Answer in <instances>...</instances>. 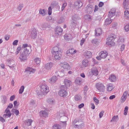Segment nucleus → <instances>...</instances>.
Returning a JSON list of instances; mask_svg holds the SVG:
<instances>
[{"label": "nucleus", "mask_w": 129, "mask_h": 129, "mask_svg": "<svg viewBox=\"0 0 129 129\" xmlns=\"http://www.w3.org/2000/svg\"><path fill=\"white\" fill-rule=\"evenodd\" d=\"M40 91L37 90L36 92L38 95H45L49 91V89L47 85L45 84L42 85L40 88Z\"/></svg>", "instance_id": "1"}, {"label": "nucleus", "mask_w": 129, "mask_h": 129, "mask_svg": "<svg viewBox=\"0 0 129 129\" xmlns=\"http://www.w3.org/2000/svg\"><path fill=\"white\" fill-rule=\"evenodd\" d=\"M116 38V36L115 34H110L107 39V41L106 42V44L109 45L114 46L115 43L114 42V41Z\"/></svg>", "instance_id": "2"}, {"label": "nucleus", "mask_w": 129, "mask_h": 129, "mask_svg": "<svg viewBox=\"0 0 129 129\" xmlns=\"http://www.w3.org/2000/svg\"><path fill=\"white\" fill-rule=\"evenodd\" d=\"M53 65V63L52 62L48 63L45 64L44 65V68L43 69L42 72L43 73H45L48 72L50 70Z\"/></svg>", "instance_id": "3"}, {"label": "nucleus", "mask_w": 129, "mask_h": 129, "mask_svg": "<svg viewBox=\"0 0 129 129\" xmlns=\"http://www.w3.org/2000/svg\"><path fill=\"white\" fill-rule=\"evenodd\" d=\"M95 86L97 89L100 92H103L104 91L105 88L103 84L99 82L96 83Z\"/></svg>", "instance_id": "4"}, {"label": "nucleus", "mask_w": 129, "mask_h": 129, "mask_svg": "<svg viewBox=\"0 0 129 129\" xmlns=\"http://www.w3.org/2000/svg\"><path fill=\"white\" fill-rule=\"evenodd\" d=\"M30 33V36L32 39H34L36 38L37 36V32L35 29H32Z\"/></svg>", "instance_id": "5"}, {"label": "nucleus", "mask_w": 129, "mask_h": 129, "mask_svg": "<svg viewBox=\"0 0 129 129\" xmlns=\"http://www.w3.org/2000/svg\"><path fill=\"white\" fill-rule=\"evenodd\" d=\"M19 58L21 62L27 60V57L28 56L22 52H21Z\"/></svg>", "instance_id": "6"}, {"label": "nucleus", "mask_w": 129, "mask_h": 129, "mask_svg": "<svg viewBox=\"0 0 129 129\" xmlns=\"http://www.w3.org/2000/svg\"><path fill=\"white\" fill-rule=\"evenodd\" d=\"M98 74V72L97 68H93L91 69V71L89 72L90 76H92L93 75L97 76Z\"/></svg>", "instance_id": "7"}, {"label": "nucleus", "mask_w": 129, "mask_h": 129, "mask_svg": "<svg viewBox=\"0 0 129 129\" xmlns=\"http://www.w3.org/2000/svg\"><path fill=\"white\" fill-rule=\"evenodd\" d=\"M93 7L92 5H88L86 7L85 9L87 12L88 14H90L93 11Z\"/></svg>", "instance_id": "8"}, {"label": "nucleus", "mask_w": 129, "mask_h": 129, "mask_svg": "<svg viewBox=\"0 0 129 129\" xmlns=\"http://www.w3.org/2000/svg\"><path fill=\"white\" fill-rule=\"evenodd\" d=\"M67 93L66 91L63 89H62L60 90L58 92L59 95L61 97H66L67 95Z\"/></svg>", "instance_id": "9"}, {"label": "nucleus", "mask_w": 129, "mask_h": 129, "mask_svg": "<svg viewBox=\"0 0 129 129\" xmlns=\"http://www.w3.org/2000/svg\"><path fill=\"white\" fill-rule=\"evenodd\" d=\"M99 55L102 58H105L108 55V53L106 51H102L99 54Z\"/></svg>", "instance_id": "10"}, {"label": "nucleus", "mask_w": 129, "mask_h": 129, "mask_svg": "<svg viewBox=\"0 0 129 129\" xmlns=\"http://www.w3.org/2000/svg\"><path fill=\"white\" fill-rule=\"evenodd\" d=\"M62 29L60 27H57L55 30V34L56 35H61L62 33Z\"/></svg>", "instance_id": "11"}, {"label": "nucleus", "mask_w": 129, "mask_h": 129, "mask_svg": "<svg viewBox=\"0 0 129 129\" xmlns=\"http://www.w3.org/2000/svg\"><path fill=\"white\" fill-rule=\"evenodd\" d=\"M36 71V69L30 67L27 68L25 70V72H27L28 74H30L34 73Z\"/></svg>", "instance_id": "12"}, {"label": "nucleus", "mask_w": 129, "mask_h": 129, "mask_svg": "<svg viewBox=\"0 0 129 129\" xmlns=\"http://www.w3.org/2000/svg\"><path fill=\"white\" fill-rule=\"evenodd\" d=\"M76 51V50H75L74 49H71L69 50H68L67 51L66 55L67 57L68 58V56L70 55V54L72 55L73 54H75Z\"/></svg>", "instance_id": "13"}, {"label": "nucleus", "mask_w": 129, "mask_h": 129, "mask_svg": "<svg viewBox=\"0 0 129 129\" xmlns=\"http://www.w3.org/2000/svg\"><path fill=\"white\" fill-rule=\"evenodd\" d=\"M60 49L57 46L54 47L52 50V53L53 54H55L57 53H58L59 52H61L60 50Z\"/></svg>", "instance_id": "14"}, {"label": "nucleus", "mask_w": 129, "mask_h": 129, "mask_svg": "<svg viewBox=\"0 0 129 129\" xmlns=\"http://www.w3.org/2000/svg\"><path fill=\"white\" fill-rule=\"evenodd\" d=\"M61 52H59L58 53L53 54L54 56V58L56 60H59L61 57Z\"/></svg>", "instance_id": "15"}, {"label": "nucleus", "mask_w": 129, "mask_h": 129, "mask_svg": "<svg viewBox=\"0 0 129 129\" xmlns=\"http://www.w3.org/2000/svg\"><path fill=\"white\" fill-rule=\"evenodd\" d=\"M40 115L41 116L46 117L48 116V114L47 111L44 110L40 111Z\"/></svg>", "instance_id": "16"}, {"label": "nucleus", "mask_w": 129, "mask_h": 129, "mask_svg": "<svg viewBox=\"0 0 129 129\" xmlns=\"http://www.w3.org/2000/svg\"><path fill=\"white\" fill-rule=\"evenodd\" d=\"M102 34V30L101 28H98L95 30V35L96 36H100Z\"/></svg>", "instance_id": "17"}, {"label": "nucleus", "mask_w": 129, "mask_h": 129, "mask_svg": "<svg viewBox=\"0 0 129 129\" xmlns=\"http://www.w3.org/2000/svg\"><path fill=\"white\" fill-rule=\"evenodd\" d=\"M84 55L86 58H89L91 57L92 54L90 51H87L84 52Z\"/></svg>", "instance_id": "18"}, {"label": "nucleus", "mask_w": 129, "mask_h": 129, "mask_svg": "<svg viewBox=\"0 0 129 129\" xmlns=\"http://www.w3.org/2000/svg\"><path fill=\"white\" fill-rule=\"evenodd\" d=\"M31 50V47H28L27 48L23 49V51L22 52L28 56L30 53V51Z\"/></svg>", "instance_id": "19"}, {"label": "nucleus", "mask_w": 129, "mask_h": 129, "mask_svg": "<svg viewBox=\"0 0 129 129\" xmlns=\"http://www.w3.org/2000/svg\"><path fill=\"white\" fill-rule=\"evenodd\" d=\"M82 5V2L80 1L76 2L74 3L75 6L78 8L81 7Z\"/></svg>", "instance_id": "20"}, {"label": "nucleus", "mask_w": 129, "mask_h": 129, "mask_svg": "<svg viewBox=\"0 0 129 129\" xmlns=\"http://www.w3.org/2000/svg\"><path fill=\"white\" fill-rule=\"evenodd\" d=\"M127 92L126 91H125L123 93L122 96L121 97V102H124L126 100L127 97Z\"/></svg>", "instance_id": "21"}, {"label": "nucleus", "mask_w": 129, "mask_h": 129, "mask_svg": "<svg viewBox=\"0 0 129 129\" xmlns=\"http://www.w3.org/2000/svg\"><path fill=\"white\" fill-rule=\"evenodd\" d=\"M75 83L78 85L81 84L82 83V79L80 77H77L75 79Z\"/></svg>", "instance_id": "22"}, {"label": "nucleus", "mask_w": 129, "mask_h": 129, "mask_svg": "<svg viewBox=\"0 0 129 129\" xmlns=\"http://www.w3.org/2000/svg\"><path fill=\"white\" fill-rule=\"evenodd\" d=\"M33 121V120L30 119L26 120L25 122V125L28 126L31 125Z\"/></svg>", "instance_id": "23"}, {"label": "nucleus", "mask_w": 129, "mask_h": 129, "mask_svg": "<svg viewBox=\"0 0 129 129\" xmlns=\"http://www.w3.org/2000/svg\"><path fill=\"white\" fill-rule=\"evenodd\" d=\"M71 82L67 79H65L64 81V83L65 84V86L66 88L70 87V85Z\"/></svg>", "instance_id": "24"}, {"label": "nucleus", "mask_w": 129, "mask_h": 129, "mask_svg": "<svg viewBox=\"0 0 129 129\" xmlns=\"http://www.w3.org/2000/svg\"><path fill=\"white\" fill-rule=\"evenodd\" d=\"M129 9L126 8L125 9V11L124 12V16L125 18L129 19V12L128 11Z\"/></svg>", "instance_id": "25"}, {"label": "nucleus", "mask_w": 129, "mask_h": 129, "mask_svg": "<svg viewBox=\"0 0 129 129\" xmlns=\"http://www.w3.org/2000/svg\"><path fill=\"white\" fill-rule=\"evenodd\" d=\"M57 80L56 76H53L49 80V82L51 83L55 82Z\"/></svg>", "instance_id": "26"}, {"label": "nucleus", "mask_w": 129, "mask_h": 129, "mask_svg": "<svg viewBox=\"0 0 129 129\" xmlns=\"http://www.w3.org/2000/svg\"><path fill=\"white\" fill-rule=\"evenodd\" d=\"M64 39L68 41H69L72 39V37L71 34H69L68 35H65L64 36Z\"/></svg>", "instance_id": "27"}, {"label": "nucleus", "mask_w": 129, "mask_h": 129, "mask_svg": "<svg viewBox=\"0 0 129 129\" xmlns=\"http://www.w3.org/2000/svg\"><path fill=\"white\" fill-rule=\"evenodd\" d=\"M128 0H124L123 3V7L125 9H126L128 8L127 7L128 5Z\"/></svg>", "instance_id": "28"}, {"label": "nucleus", "mask_w": 129, "mask_h": 129, "mask_svg": "<svg viewBox=\"0 0 129 129\" xmlns=\"http://www.w3.org/2000/svg\"><path fill=\"white\" fill-rule=\"evenodd\" d=\"M109 80L111 82H114L116 80V77L114 75H112L109 77Z\"/></svg>", "instance_id": "29"}, {"label": "nucleus", "mask_w": 129, "mask_h": 129, "mask_svg": "<svg viewBox=\"0 0 129 129\" xmlns=\"http://www.w3.org/2000/svg\"><path fill=\"white\" fill-rule=\"evenodd\" d=\"M112 21L110 18L106 19L105 20L104 24L106 26L108 25L111 23Z\"/></svg>", "instance_id": "30"}, {"label": "nucleus", "mask_w": 129, "mask_h": 129, "mask_svg": "<svg viewBox=\"0 0 129 129\" xmlns=\"http://www.w3.org/2000/svg\"><path fill=\"white\" fill-rule=\"evenodd\" d=\"M62 66L63 68L65 69L68 70L70 68L69 64L67 62L64 63Z\"/></svg>", "instance_id": "31"}, {"label": "nucleus", "mask_w": 129, "mask_h": 129, "mask_svg": "<svg viewBox=\"0 0 129 129\" xmlns=\"http://www.w3.org/2000/svg\"><path fill=\"white\" fill-rule=\"evenodd\" d=\"M37 43L39 44H41L44 42V40L43 39L41 38H39L37 41Z\"/></svg>", "instance_id": "32"}, {"label": "nucleus", "mask_w": 129, "mask_h": 129, "mask_svg": "<svg viewBox=\"0 0 129 129\" xmlns=\"http://www.w3.org/2000/svg\"><path fill=\"white\" fill-rule=\"evenodd\" d=\"M108 90V91H111L113 88V85L112 84L110 83L107 85Z\"/></svg>", "instance_id": "33"}, {"label": "nucleus", "mask_w": 129, "mask_h": 129, "mask_svg": "<svg viewBox=\"0 0 129 129\" xmlns=\"http://www.w3.org/2000/svg\"><path fill=\"white\" fill-rule=\"evenodd\" d=\"M61 126L60 125L58 124H55L52 126V129H60L61 128Z\"/></svg>", "instance_id": "34"}, {"label": "nucleus", "mask_w": 129, "mask_h": 129, "mask_svg": "<svg viewBox=\"0 0 129 129\" xmlns=\"http://www.w3.org/2000/svg\"><path fill=\"white\" fill-rule=\"evenodd\" d=\"M45 10L44 9H40L39 10V13L42 15L43 16H44L46 14Z\"/></svg>", "instance_id": "35"}, {"label": "nucleus", "mask_w": 129, "mask_h": 129, "mask_svg": "<svg viewBox=\"0 0 129 129\" xmlns=\"http://www.w3.org/2000/svg\"><path fill=\"white\" fill-rule=\"evenodd\" d=\"M82 63L84 67H86L88 64V61L87 60H84L82 61Z\"/></svg>", "instance_id": "36"}, {"label": "nucleus", "mask_w": 129, "mask_h": 129, "mask_svg": "<svg viewBox=\"0 0 129 129\" xmlns=\"http://www.w3.org/2000/svg\"><path fill=\"white\" fill-rule=\"evenodd\" d=\"M109 13L108 15V16L110 18L112 17L113 16H114L115 15V12H113L110 11L109 12Z\"/></svg>", "instance_id": "37"}, {"label": "nucleus", "mask_w": 129, "mask_h": 129, "mask_svg": "<svg viewBox=\"0 0 129 129\" xmlns=\"http://www.w3.org/2000/svg\"><path fill=\"white\" fill-rule=\"evenodd\" d=\"M6 114H7L8 117H10L11 115V114L10 113V110L8 108H7L5 111Z\"/></svg>", "instance_id": "38"}, {"label": "nucleus", "mask_w": 129, "mask_h": 129, "mask_svg": "<svg viewBox=\"0 0 129 129\" xmlns=\"http://www.w3.org/2000/svg\"><path fill=\"white\" fill-rule=\"evenodd\" d=\"M66 70H62L61 72H59V74L58 75V76L61 77H62L64 75H65V73H66Z\"/></svg>", "instance_id": "39"}, {"label": "nucleus", "mask_w": 129, "mask_h": 129, "mask_svg": "<svg viewBox=\"0 0 129 129\" xmlns=\"http://www.w3.org/2000/svg\"><path fill=\"white\" fill-rule=\"evenodd\" d=\"M47 102L50 104H53L55 103V102L52 99H49L47 100Z\"/></svg>", "instance_id": "40"}, {"label": "nucleus", "mask_w": 129, "mask_h": 129, "mask_svg": "<svg viewBox=\"0 0 129 129\" xmlns=\"http://www.w3.org/2000/svg\"><path fill=\"white\" fill-rule=\"evenodd\" d=\"M84 17L85 18L88 20L90 21L91 19V16H90L89 15H87L84 16Z\"/></svg>", "instance_id": "41"}, {"label": "nucleus", "mask_w": 129, "mask_h": 129, "mask_svg": "<svg viewBox=\"0 0 129 129\" xmlns=\"http://www.w3.org/2000/svg\"><path fill=\"white\" fill-rule=\"evenodd\" d=\"M118 116L117 115L116 116H114L112 118V120H111V122L112 121H116L118 120L117 118Z\"/></svg>", "instance_id": "42"}, {"label": "nucleus", "mask_w": 129, "mask_h": 129, "mask_svg": "<svg viewBox=\"0 0 129 129\" xmlns=\"http://www.w3.org/2000/svg\"><path fill=\"white\" fill-rule=\"evenodd\" d=\"M21 46L20 45L17 49L16 50V52L15 53L16 55L18 54L19 52L20 51L21 49Z\"/></svg>", "instance_id": "43"}, {"label": "nucleus", "mask_w": 129, "mask_h": 129, "mask_svg": "<svg viewBox=\"0 0 129 129\" xmlns=\"http://www.w3.org/2000/svg\"><path fill=\"white\" fill-rule=\"evenodd\" d=\"M81 97L80 95H76L75 96V99L76 100L78 101L81 99Z\"/></svg>", "instance_id": "44"}, {"label": "nucleus", "mask_w": 129, "mask_h": 129, "mask_svg": "<svg viewBox=\"0 0 129 129\" xmlns=\"http://www.w3.org/2000/svg\"><path fill=\"white\" fill-rule=\"evenodd\" d=\"M7 101V97L6 96H4L3 97V99L2 100V102L3 104L6 103Z\"/></svg>", "instance_id": "45"}, {"label": "nucleus", "mask_w": 129, "mask_h": 129, "mask_svg": "<svg viewBox=\"0 0 129 129\" xmlns=\"http://www.w3.org/2000/svg\"><path fill=\"white\" fill-rule=\"evenodd\" d=\"M40 59L39 58H35L34 60V61L37 64H39L40 62Z\"/></svg>", "instance_id": "46"}, {"label": "nucleus", "mask_w": 129, "mask_h": 129, "mask_svg": "<svg viewBox=\"0 0 129 129\" xmlns=\"http://www.w3.org/2000/svg\"><path fill=\"white\" fill-rule=\"evenodd\" d=\"M128 108L127 106L125 107L124 110V115H126L127 114L128 112Z\"/></svg>", "instance_id": "47"}, {"label": "nucleus", "mask_w": 129, "mask_h": 129, "mask_svg": "<svg viewBox=\"0 0 129 129\" xmlns=\"http://www.w3.org/2000/svg\"><path fill=\"white\" fill-rule=\"evenodd\" d=\"M24 86H21L19 90V93L20 94H22L24 91Z\"/></svg>", "instance_id": "48"}, {"label": "nucleus", "mask_w": 129, "mask_h": 129, "mask_svg": "<svg viewBox=\"0 0 129 129\" xmlns=\"http://www.w3.org/2000/svg\"><path fill=\"white\" fill-rule=\"evenodd\" d=\"M23 4H20L17 7V9L19 11H20L22 8L23 7Z\"/></svg>", "instance_id": "49"}, {"label": "nucleus", "mask_w": 129, "mask_h": 129, "mask_svg": "<svg viewBox=\"0 0 129 129\" xmlns=\"http://www.w3.org/2000/svg\"><path fill=\"white\" fill-rule=\"evenodd\" d=\"M124 29L126 31L129 30V24H127L124 27Z\"/></svg>", "instance_id": "50"}, {"label": "nucleus", "mask_w": 129, "mask_h": 129, "mask_svg": "<svg viewBox=\"0 0 129 129\" xmlns=\"http://www.w3.org/2000/svg\"><path fill=\"white\" fill-rule=\"evenodd\" d=\"M28 47H30L29 46H28L27 44H24L23 45L22 49H25L26 48H27Z\"/></svg>", "instance_id": "51"}, {"label": "nucleus", "mask_w": 129, "mask_h": 129, "mask_svg": "<svg viewBox=\"0 0 129 129\" xmlns=\"http://www.w3.org/2000/svg\"><path fill=\"white\" fill-rule=\"evenodd\" d=\"M94 101L95 102L96 105H98L99 103V100L97 99L95 97H94L93 98Z\"/></svg>", "instance_id": "52"}, {"label": "nucleus", "mask_w": 129, "mask_h": 129, "mask_svg": "<svg viewBox=\"0 0 129 129\" xmlns=\"http://www.w3.org/2000/svg\"><path fill=\"white\" fill-rule=\"evenodd\" d=\"M76 23L75 22L73 21L71 23V25L72 27H74L76 25Z\"/></svg>", "instance_id": "53"}, {"label": "nucleus", "mask_w": 129, "mask_h": 129, "mask_svg": "<svg viewBox=\"0 0 129 129\" xmlns=\"http://www.w3.org/2000/svg\"><path fill=\"white\" fill-rule=\"evenodd\" d=\"M52 13V9L51 7H50L48 8V14L49 15L51 14Z\"/></svg>", "instance_id": "54"}, {"label": "nucleus", "mask_w": 129, "mask_h": 129, "mask_svg": "<svg viewBox=\"0 0 129 129\" xmlns=\"http://www.w3.org/2000/svg\"><path fill=\"white\" fill-rule=\"evenodd\" d=\"M77 123H79V120L77 118H76L73 121V123L74 124H75Z\"/></svg>", "instance_id": "55"}, {"label": "nucleus", "mask_w": 129, "mask_h": 129, "mask_svg": "<svg viewBox=\"0 0 129 129\" xmlns=\"http://www.w3.org/2000/svg\"><path fill=\"white\" fill-rule=\"evenodd\" d=\"M18 41L17 40H15L13 43V45L14 46L17 45V43Z\"/></svg>", "instance_id": "56"}, {"label": "nucleus", "mask_w": 129, "mask_h": 129, "mask_svg": "<svg viewBox=\"0 0 129 129\" xmlns=\"http://www.w3.org/2000/svg\"><path fill=\"white\" fill-rule=\"evenodd\" d=\"M77 16L76 15H75L73 16L72 17V19L73 21H76L78 19L76 18Z\"/></svg>", "instance_id": "57"}, {"label": "nucleus", "mask_w": 129, "mask_h": 129, "mask_svg": "<svg viewBox=\"0 0 129 129\" xmlns=\"http://www.w3.org/2000/svg\"><path fill=\"white\" fill-rule=\"evenodd\" d=\"M104 112V111H102L100 113L99 116L100 118H101L103 116Z\"/></svg>", "instance_id": "58"}, {"label": "nucleus", "mask_w": 129, "mask_h": 129, "mask_svg": "<svg viewBox=\"0 0 129 129\" xmlns=\"http://www.w3.org/2000/svg\"><path fill=\"white\" fill-rule=\"evenodd\" d=\"M85 39H84L83 38L81 41L80 45L82 46L84 42L85 41Z\"/></svg>", "instance_id": "59"}, {"label": "nucleus", "mask_w": 129, "mask_h": 129, "mask_svg": "<svg viewBox=\"0 0 129 129\" xmlns=\"http://www.w3.org/2000/svg\"><path fill=\"white\" fill-rule=\"evenodd\" d=\"M98 42V40L96 39H94L92 40V43H93L96 44Z\"/></svg>", "instance_id": "60"}, {"label": "nucleus", "mask_w": 129, "mask_h": 129, "mask_svg": "<svg viewBox=\"0 0 129 129\" xmlns=\"http://www.w3.org/2000/svg\"><path fill=\"white\" fill-rule=\"evenodd\" d=\"M104 5V3L102 2H100L99 4V7H102Z\"/></svg>", "instance_id": "61"}, {"label": "nucleus", "mask_w": 129, "mask_h": 129, "mask_svg": "<svg viewBox=\"0 0 129 129\" xmlns=\"http://www.w3.org/2000/svg\"><path fill=\"white\" fill-rule=\"evenodd\" d=\"M115 95H111L109 97V99L110 100H112L115 98Z\"/></svg>", "instance_id": "62"}, {"label": "nucleus", "mask_w": 129, "mask_h": 129, "mask_svg": "<svg viewBox=\"0 0 129 129\" xmlns=\"http://www.w3.org/2000/svg\"><path fill=\"white\" fill-rule=\"evenodd\" d=\"M0 121L3 122L5 121V120L2 117H0Z\"/></svg>", "instance_id": "63"}, {"label": "nucleus", "mask_w": 129, "mask_h": 129, "mask_svg": "<svg viewBox=\"0 0 129 129\" xmlns=\"http://www.w3.org/2000/svg\"><path fill=\"white\" fill-rule=\"evenodd\" d=\"M14 113L16 115H17L19 113V112L18 110H15Z\"/></svg>", "instance_id": "64"}]
</instances>
